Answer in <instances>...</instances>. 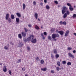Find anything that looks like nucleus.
Instances as JSON below:
<instances>
[{
    "instance_id": "1",
    "label": "nucleus",
    "mask_w": 76,
    "mask_h": 76,
    "mask_svg": "<svg viewBox=\"0 0 76 76\" xmlns=\"http://www.w3.org/2000/svg\"><path fill=\"white\" fill-rule=\"evenodd\" d=\"M59 37V35L58 34H53L52 35V38L53 39V41H57L56 39H55L56 38Z\"/></svg>"
},
{
    "instance_id": "2",
    "label": "nucleus",
    "mask_w": 76,
    "mask_h": 76,
    "mask_svg": "<svg viewBox=\"0 0 76 76\" xmlns=\"http://www.w3.org/2000/svg\"><path fill=\"white\" fill-rule=\"evenodd\" d=\"M9 14L8 13L6 15V17H5V19L6 20H8L9 23H10V22H12V20L11 18H9Z\"/></svg>"
},
{
    "instance_id": "3",
    "label": "nucleus",
    "mask_w": 76,
    "mask_h": 76,
    "mask_svg": "<svg viewBox=\"0 0 76 76\" xmlns=\"http://www.w3.org/2000/svg\"><path fill=\"white\" fill-rule=\"evenodd\" d=\"M31 39L32 38H34V36L32 34L30 35V36L27 38V41H30V40L31 41Z\"/></svg>"
},
{
    "instance_id": "4",
    "label": "nucleus",
    "mask_w": 76,
    "mask_h": 76,
    "mask_svg": "<svg viewBox=\"0 0 76 76\" xmlns=\"http://www.w3.org/2000/svg\"><path fill=\"white\" fill-rule=\"evenodd\" d=\"M37 40L36 38L34 39V37H32V38L31 39V42L32 43L35 44L37 42Z\"/></svg>"
},
{
    "instance_id": "5",
    "label": "nucleus",
    "mask_w": 76,
    "mask_h": 76,
    "mask_svg": "<svg viewBox=\"0 0 76 76\" xmlns=\"http://www.w3.org/2000/svg\"><path fill=\"white\" fill-rule=\"evenodd\" d=\"M67 8L66 7H63V9H62V13L63 14V15L64 14V13L66 12V10H67Z\"/></svg>"
},
{
    "instance_id": "6",
    "label": "nucleus",
    "mask_w": 76,
    "mask_h": 76,
    "mask_svg": "<svg viewBox=\"0 0 76 76\" xmlns=\"http://www.w3.org/2000/svg\"><path fill=\"white\" fill-rule=\"evenodd\" d=\"M68 55L69 56V57H71L72 58H75V56L71 53H68Z\"/></svg>"
},
{
    "instance_id": "7",
    "label": "nucleus",
    "mask_w": 76,
    "mask_h": 76,
    "mask_svg": "<svg viewBox=\"0 0 76 76\" xmlns=\"http://www.w3.org/2000/svg\"><path fill=\"white\" fill-rule=\"evenodd\" d=\"M60 25H66L67 24V23L65 21H60L59 23Z\"/></svg>"
},
{
    "instance_id": "8",
    "label": "nucleus",
    "mask_w": 76,
    "mask_h": 76,
    "mask_svg": "<svg viewBox=\"0 0 76 76\" xmlns=\"http://www.w3.org/2000/svg\"><path fill=\"white\" fill-rule=\"evenodd\" d=\"M23 44L22 42H19L18 43V47H20L21 48V47H23Z\"/></svg>"
},
{
    "instance_id": "9",
    "label": "nucleus",
    "mask_w": 76,
    "mask_h": 76,
    "mask_svg": "<svg viewBox=\"0 0 76 76\" xmlns=\"http://www.w3.org/2000/svg\"><path fill=\"white\" fill-rule=\"evenodd\" d=\"M21 34L23 37H25L26 36V34L24 32H21Z\"/></svg>"
},
{
    "instance_id": "10",
    "label": "nucleus",
    "mask_w": 76,
    "mask_h": 76,
    "mask_svg": "<svg viewBox=\"0 0 76 76\" xmlns=\"http://www.w3.org/2000/svg\"><path fill=\"white\" fill-rule=\"evenodd\" d=\"M3 70L4 72H7V68H6V66L5 65L3 67Z\"/></svg>"
},
{
    "instance_id": "11",
    "label": "nucleus",
    "mask_w": 76,
    "mask_h": 76,
    "mask_svg": "<svg viewBox=\"0 0 76 76\" xmlns=\"http://www.w3.org/2000/svg\"><path fill=\"white\" fill-rule=\"evenodd\" d=\"M58 33L60 34L61 35H63L64 34V32L63 31H58Z\"/></svg>"
},
{
    "instance_id": "12",
    "label": "nucleus",
    "mask_w": 76,
    "mask_h": 76,
    "mask_svg": "<svg viewBox=\"0 0 76 76\" xmlns=\"http://www.w3.org/2000/svg\"><path fill=\"white\" fill-rule=\"evenodd\" d=\"M41 35L42 37V38L43 39H45V37H44V34H43V33H42L41 34Z\"/></svg>"
},
{
    "instance_id": "13",
    "label": "nucleus",
    "mask_w": 76,
    "mask_h": 76,
    "mask_svg": "<svg viewBox=\"0 0 76 76\" xmlns=\"http://www.w3.org/2000/svg\"><path fill=\"white\" fill-rule=\"evenodd\" d=\"M55 30H56V29L54 28H52L51 29V32L53 33L54 32V31H55Z\"/></svg>"
},
{
    "instance_id": "14",
    "label": "nucleus",
    "mask_w": 76,
    "mask_h": 76,
    "mask_svg": "<svg viewBox=\"0 0 76 76\" xmlns=\"http://www.w3.org/2000/svg\"><path fill=\"white\" fill-rule=\"evenodd\" d=\"M34 17H35L36 19H38V13H35Z\"/></svg>"
},
{
    "instance_id": "15",
    "label": "nucleus",
    "mask_w": 76,
    "mask_h": 76,
    "mask_svg": "<svg viewBox=\"0 0 76 76\" xmlns=\"http://www.w3.org/2000/svg\"><path fill=\"white\" fill-rule=\"evenodd\" d=\"M19 18H16V21L17 23H16L17 24V23H19Z\"/></svg>"
},
{
    "instance_id": "16",
    "label": "nucleus",
    "mask_w": 76,
    "mask_h": 76,
    "mask_svg": "<svg viewBox=\"0 0 76 76\" xmlns=\"http://www.w3.org/2000/svg\"><path fill=\"white\" fill-rule=\"evenodd\" d=\"M41 70L42 71H44V72H45V71H46L47 70V68L45 67L44 68H41Z\"/></svg>"
},
{
    "instance_id": "17",
    "label": "nucleus",
    "mask_w": 76,
    "mask_h": 76,
    "mask_svg": "<svg viewBox=\"0 0 76 76\" xmlns=\"http://www.w3.org/2000/svg\"><path fill=\"white\" fill-rule=\"evenodd\" d=\"M16 15L17 16H18L19 18H20V17H21V14H20V13L18 12L16 13Z\"/></svg>"
},
{
    "instance_id": "18",
    "label": "nucleus",
    "mask_w": 76,
    "mask_h": 76,
    "mask_svg": "<svg viewBox=\"0 0 76 76\" xmlns=\"http://www.w3.org/2000/svg\"><path fill=\"white\" fill-rule=\"evenodd\" d=\"M67 15L66 14V13H65L64 14V15H63V18L64 19H65L67 17Z\"/></svg>"
},
{
    "instance_id": "19",
    "label": "nucleus",
    "mask_w": 76,
    "mask_h": 76,
    "mask_svg": "<svg viewBox=\"0 0 76 76\" xmlns=\"http://www.w3.org/2000/svg\"><path fill=\"white\" fill-rule=\"evenodd\" d=\"M66 12L65 13H66L67 15H70V11H69V10H66Z\"/></svg>"
},
{
    "instance_id": "20",
    "label": "nucleus",
    "mask_w": 76,
    "mask_h": 76,
    "mask_svg": "<svg viewBox=\"0 0 76 76\" xmlns=\"http://www.w3.org/2000/svg\"><path fill=\"white\" fill-rule=\"evenodd\" d=\"M57 64L58 66H60L61 64L59 61L57 62Z\"/></svg>"
},
{
    "instance_id": "21",
    "label": "nucleus",
    "mask_w": 76,
    "mask_h": 76,
    "mask_svg": "<svg viewBox=\"0 0 76 76\" xmlns=\"http://www.w3.org/2000/svg\"><path fill=\"white\" fill-rule=\"evenodd\" d=\"M35 28L37 30H38V29H39V27H38V26L37 25H36L35 26Z\"/></svg>"
},
{
    "instance_id": "22",
    "label": "nucleus",
    "mask_w": 76,
    "mask_h": 76,
    "mask_svg": "<svg viewBox=\"0 0 76 76\" xmlns=\"http://www.w3.org/2000/svg\"><path fill=\"white\" fill-rule=\"evenodd\" d=\"M11 18L12 19H15V16L13 15H11Z\"/></svg>"
},
{
    "instance_id": "23",
    "label": "nucleus",
    "mask_w": 76,
    "mask_h": 76,
    "mask_svg": "<svg viewBox=\"0 0 76 76\" xmlns=\"http://www.w3.org/2000/svg\"><path fill=\"white\" fill-rule=\"evenodd\" d=\"M44 61L43 59H42L40 61V63L42 64H44Z\"/></svg>"
},
{
    "instance_id": "24",
    "label": "nucleus",
    "mask_w": 76,
    "mask_h": 76,
    "mask_svg": "<svg viewBox=\"0 0 76 76\" xmlns=\"http://www.w3.org/2000/svg\"><path fill=\"white\" fill-rule=\"evenodd\" d=\"M59 57L60 56L58 54H56L55 55V57L56 58H58V57Z\"/></svg>"
},
{
    "instance_id": "25",
    "label": "nucleus",
    "mask_w": 76,
    "mask_h": 76,
    "mask_svg": "<svg viewBox=\"0 0 76 76\" xmlns=\"http://www.w3.org/2000/svg\"><path fill=\"white\" fill-rule=\"evenodd\" d=\"M18 37L20 38V39H22V35H21V34H19L18 35Z\"/></svg>"
},
{
    "instance_id": "26",
    "label": "nucleus",
    "mask_w": 76,
    "mask_h": 76,
    "mask_svg": "<svg viewBox=\"0 0 76 76\" xmlns=\"http://www.w3.org/2000/svg\"><path fill=\"white\" fill-rule=\"evenodd\" d=\"M72 64V63L70 62H68L67 63V66H70Z\"/></svg>"
},
{
    "instance_id": "27",
    "label": "nucleus",
    "mask_w": 76,
    "mask_h": 76,
    "mask_svg": "<svg viewBox=\"0 0 76 76\" xmlns=\"http://www.w3.org/2000/svg\"><path fill=\"white\" fill-rule=\"evenodd\" d=\"M25 7H26V5H25V4L23 3V10H25Z\"/></svg>"
},
{
    "instance_id": "28",
    "label": "nucleus",
    "mask_w": 76,
    "mask_h": 76,
    "mask_svg": "<svg viewBox=\"0 0 76 76\" xmlns=\"http://www.w3.org/2000/svg\"><path fill=\"white\" fill-rule=\"evenodd\" d=\"M53 52L55 54H57V51L56 49L53 50Z\"/></svg>"
},
{
    "instance_id": "29",
    "label": "nucleus",
    "mask_w": 76,
    "mask_h": 76,
    "mask_svg": "<svg viewBox=\"0 0 76 76\" xmlns=\"http://www.w3.org/2000/svg\"><path fill=\"white\" fill-rule=\"evenodd\" d=\"M69 9L70 11H73V10L74 9H73V7H69Z\"/></svg>"
},
{
    "instance_id": "30",
    "label": "nucleus",
    "mask_w": 76,
    "mask_h": 76,
    "mask_svg": "<svg viewBox=\"0 0 76 76\" xmlns=\"http://www.w3.org/2000/svg\"><path fill=\"white\" fill-rule=\"evenodd\" d=\"M23 41H24L26 42H27V41H28L27 39H26V38H24L23 39Z\"/></svg>"
},
{
    "instance_id": "31",
    "label": "nucleus",
    "mask_w": 76,
    "mask_h": 76,
    "mask_svg": "<svg viewBox=\"0 0 76 76\" xmlns=\"http://www.w3.org/2000/svg\"><path fill=\"white\" fill-rule=\"evenodd\" d=\"M67 6H69V7H72V5L70 4L69 3H67L66 4Z\"/></svg>"
},
{
    "instance_id": "32",
    "label": "nucleus",
    "mask_w": 76,
    "mask_h": 76,
    "mask_svg": "<svg viewBox=\"0 0 76 76\" xmlns=\"http://www.w3.org/2000/svg\"><path fill=\"white\" fill-rule=\"evenodd\" d=\"M24 29L25 30L26 32H27L28 31V29H27L26 28H24Z\"/></svg>"
},
{
    "instance_id": "33",
    "label": "nucleus",
    "mask_w": 76,
    "mask_h": 76,
    "mask_svg": "<svg viewBox=\"0 0 76 76\" xmlns=\"http://www.w3.org/2000/svg\"><path fill=\"white\" fill-rule=\"evenodd\" d=\"M4 49L5 50H8L9 49V48L7 47V46H5L4 47Z\"/></svg>"
},
{
    "instance_id": "34",
    "label": "nucleus",
    "mask_w": 76,
    "mask_h": 76,
    "mask_svg": "<svg viewBox=\"0 0 76 76\" xmlns=\"http://www.w3.org/2000/svg\"><path fill=\"white\" fill-rule=\"evenodd\" d=\"M46 8L47 9H50V6L48 5H47L46 7Z\"/></svg>"
},
{
    "instance_id": "35",
    "label": "nucleus",
    "mask_w": 76,
    "mask_h": 76,
    "mask_svg": "<svg viewBox=\"0 0 76 76\" xmlns=\"http://www.w3.org/2000/svg\"><path fill=\"white\" fill-rule=\"evenodd\" d=\"M56 69L57 71H59V70H60V68H59V67H56Z\"/></svg>"
},
{
    "instance_id": "36",
    "label": "nucleus",
    "mask_w": 76,
    "mask_h": 76,
    "mask_svg": "<svg viewBox=\"0 0 76 76\" xmlns=\"http://www.w3.org/2000/svg\"><path fill=\"white\" fill-rule=\"evenodd\" d=\"M33 4L34 6H36V4H37L36 2L35 1H34L33 2Z\"/></svg>"
},
{
    "instance_id": "37",
    "label": "nucleus",
    "mask_w": 76,
    "mask_h": 76,
    "mask_svg": "<svg viewBox=\"0 0 76 76\" xmlns=\"http://www.w3.org/2000/svg\"><path fill=\"white\" fill-rule=\"evenodd\" d=\"M72 18H76V14H74Z\"/></svg>"
},
{
    "instance_id": "38",
    "label": "nucleus",
    "mask_w": 76,
    "mask_h": 76,
    "mask_svg": "<svg viewBox=\"0 0 76 76\" xmlns=\"http://www.w3.org/2000/svg\"><path fill=\"white\" fill-rule=\"evenodd\" d=\"M9 74H10V75H12V71H11V70H9Z\"/></svg>"
},
{
    "instance_id": "39",
    "label": "nucleus",
    "mask_w": 76,
    "mask_h": 76,
    "mask_svg": "<svg viewBox=\"0 0 76 76\" xmlns=\"http://www.w3.org/2000/svg\"><path fill=\"white\" fill-rule=\"evenodd\" d=\"M67 50H72V48L68 47L67 48Z\"/></svg>"
},
{
    "instance_id": "40",
    "label": "nucleus",
    "mask_w": 76,
    "mask_h": 76,
    "mask_svg": "<svg viewBox=\"0 0 76 76\" xmlns=\"http://www.w3.org/2000/svg\"><path fill=\"white\" fill-rule=\"evenodd\" d=\"M63 64H66V61H63V62H62Z\"/></svg>"
},
{
    "instance_id": "41",
    "label": "nucleus",
    "mask_w": 76,
    "mask_h": 76,
    "mask_svg": "<svg viewBox=\"0 0 76 76\" xmlns=\"http://www.w3.org/2000/svg\"><path fill=\"white\" fill-rule=\"evenodd\" d=\"M48 39H50V40H51V39H52L51 38V36H48Z\"/></svg>"
},
{
    "instance_id": "42",
    "label": "nucleus",
    "mask_w": 76,
    "mask_h": 76,
    "mask_svg": "<svg viewBox=\"0 0 76 76\" xmlns=\"http://www.w3.org/2000/svg\"><path fill=\"white\" fill-rule=\"evenodd\" d=\"M55 3H56V4H58V1H54Z\"/></svg>"
},
{
    "instance_id": "43",
    "label": "nucleus",
    "mask_w": 76,
    "mask_h": 76,
    "mask_svg": "<svg viewBox=\"0 0 76 76\" xmlns=\"http://www.w3.org/2000/svg\"><path fill=\"white\" fill-rule=\"evenodd\" d=\"M28 27H30V28H31V27H32V25L31 24H29L28 25Z\"/></svg>"
},
{
    "instance_id": "44",
    "label": "nucleus",
    "mask_w": 76,
    "mask_h": 76,
    "mask_svg": "<svg viewBox=\"0 0 76 76\" xmlns=\"http://www.w3.org/2000/svg\"><path fill=\"white\" fill-rule=\"evenodd\" d=\"M65 33L69 34V30H67Z\"/></svg>"
},
{
    "instance_id": "45",
    "label": "nucleus",
    "mask_w": 76,
    "mask_h": 76,
    "mask_svg": "<svg viewBox=\"0 0 76 76\" xmlns=\"http://www.w3.org/2000/svg\"><path fill=\"white\" fill-rule=\"evenodd\" d=\"M51 73H54V70H52L51 71Z\"/></svg>"
},
{
    "instance_id": "46",
    "label": "nucleus",
    "mask_w": 76,
    "mask_h": 76,
    "mask_svg": "<svg viewBox=\"0 0 76 76\" xmlns=\"http://www.w3.org/2000/svg\"><path fill=\"white\" fill-rule=\"evenodd\" d=\"M27 48L28 50V51H29V50H30V48L29 47H27Z\"/></svg>"
},
{
    "instance_id": "47",
    "label": "nucleus",
    "mask_w": 76,
    "mask_h": 76,
    "mask_svg": "<svg viewBox=\"0 0 76 76\" xmlns=\"http://www.w3.org/2000/svg\"><path fill=\"white\" fill-rule=\"evenodd\" d=\"M43 34L44 35H47V32H44Z\"/></svg>"
},
{
    "instance_id": "48",
    "label": "nucleus",
    "mask_w": 76,
    "mask_h": 76,
    "mask_svg": "<svg viewBox=\"0 0 76 76\" xmlns=\"http://www.w3.org/2000/svg\"><path fill=\"white\" fill-rule=\"evenodd\" d=\"M68 36V34L67 33H66L65 34V35H64L65 37H67Z\"/></svg>"
},
{
    "instance_id": "49",
    "label": "nucleus",
    "mask_w": 76,
    "mask_h": 76,
    "mask_svg": "<svg viewBox=\"0 0 76 76\" xmlns=\"http://www.w3.org/2000/svg\"><path fill=\"white\" fill-rule=\"evenodd\" d=\"M36 60H37V61H38V60H39V57H37L36 58Z\"/></svg>"
},
{
    "instance_id": "50",
    "label": "nucleus",
    "mask_w": 76,
    "mask_h": 76,
    "mask_svg": "<svg viewBox=\"0 0 76 76\" xmlns=\"http://www.w3.org/2000/svg\"><path fill=\"white\" fill-rule=\"evenodd\" d=\"M51 57H52V58H54V56H53V54H52L51 55Z\"/></svg>"
},
{
    "instance_id": "51",
    "label": "nucleus",
    "mask_w": 76,
    "mask_h": 76,
    "mask_svg": "<svg viewBox=\"0 0 76 76\" xmlns=\"http://www.w3.org/2000/svg\"><path fill=\"white\" fill-rule=\"evenodd\" d=\"M40 5L42 6H43V3H42V2L40 3Z\"/></svg>"
},
{
    "instance_id": "52",
    "label": "nucleus",
    "mask_w": 76,
    "mask_h": 76,
    "mask_svg": "<svg viewBox=\"0 0 76 76\" xmlns=\"http://www.w3.org/2000/svg\"><path fill=\"white\" fill-rule=\"evenodd\" d=\"M44 2L45 3H47V0H44Z\"/></svg>"
},
{
    "instance_id": "53",
    "label": "nucleus",
    "mask_w": 76,
    "mask_h": 76,
    "mask_svg": "<svg viewBox=\"0 0 76 76\" xmlns=\"http://www.w3.org/2000/svg\"><path fill=\"white\" fill-rule=\"evenodd\" d=\"M73 53H76V50H74L73 51Z\"/></svg>"
},
{
    "instance_id": "54",
    "label": "nucleus",
    "mask_w": 76,
    "mask_h": 76,
    "mask_svg": "<svg viewBox=\"0 0 76 76\" xmlns=\"http://www.w3.org/2000/svg\"><path fill=\"white\" fill-rule=\"evenodd\" d=\"M10 44H11V45H14V44H13V43H12V42H10Z\"/></svg>"
},
{
    "instance_id": "55",
    "label": "nucleus",
    "mask_w": 76,
    "mask_h": 76,
    "mask_svg": "<svg viewBox=\"0 0 76 76\" xmlns=\"http://www.w3.org/2000/svg\"><path fill=\"white\" fill-rule=\"evenodd\" d=\"M18 61H19V62H21V59H19L18 60Z\"/></svg>"
},
{
    "instance_id": "56",
    "label": "nucleus",
    "mask_w": 76,
    "mask_h": 76,
    "mask_svg": "<svg viewBox=\"0 0 76 76\" xmlns=\"http://www.w3.org/2000/svg\"><path fill=\"white\" fill-rule=\"evenodd\" d=\"M2 65H3V64L2 63H0V65L1 66H2Z\"/></svg>"
},
{
    "instance_id": "57",
    "label": "nucleus",
    "mask_w": 76,
    "mask_h": 76,
    "mask_svg": "<svg viewBox=\"0 0 76 76\" xmlns=\"http://www.w3.org/2000/svg\"><path fill=\"white\" fill-rule=\"evenodd\" d=\"M38 20L39 21H40L41 20L39 18H38Z\"/></svg>"
},
{
    "instance_id": "58",
    "label": "nucleus",
    "mask_w": 76,
    "mask_h": 76,
    "mask_svg": "<svg viewBox=\"0 0 76 76\" xmlns=\"http://www.w3.org/2000/svg\"><path fill=\"white\" fill-rule=\"evenodd\" d=\"M74 35H75V36H76V33H74Z\"/></svg>"
},
{
    "instance_id": "59",
    "label": "nucleus",
    "mask_w": 76,
    "mask_h": 76,
    "mask_svg": "<svg viewBox=\"0 0 76 76\" xmlns=\"http://www.w3.org/2000/svg\"><path fill=\"white\" fill-rule=\"evenodd\" d=\"M25 76H28V75L27 74H26V75H25Z\"/></svg>"
},
{
    "instance_id": "60",
    "label": "nucleus",
    "mask_w": 76,
    "mask_h": 76,
    "mask_svg": "<svg viewBox=\"0 0 76 76\" xmlns=\"http://www.w3.org/2000/svg\"><path fill=\"white\" fill-rule=\"evenodd\" d=\"M23 69H24V68H22V70H23Z\"/></svg>"
},
{
    "instance_id": "61",
    "label": "nucleus",
    "mask_w": 76,
    "mask_h": 76,
    "mask_svg": "<svg viewBox=\"0 0 76 76\" xmlns=\"http://www.w3.org/2000/svg\"><path fill=\"white\" fill-rule=\"evenodd\" d=\"M7 45H8V47H9V44H8Z\"/></svg>"
},
{
    "instance_id": "62",
    "label": "nucleus",
    "mask_w": 76,
    "mask_h": 76,
    "mask_svg": "<svg viewBox=\"0 0 76 76\" xmlns=\"http://www.w3.org/2000/svg\"><path fill=\"white\" fill-rule=\"evenodd\" d=\"M43 28V27L42 26H41V28Z\"/></svg>"
},
{
    "instance_id": "63",
    "label": "nucleus",
    "mask_w": 76,
    "mask_h": 76,
    "mask_svg": "<svg viewBox=\"0 0 76 76\" xmlns=\"http://www.w3.org/2000/svg\"><path fill=\"white\" fill-rule=\"evenodd\" d=\"M58 30H56V32H58Z\"/></svg>"
},
{
    "instance_id": "64",
    "label": "nucleus",
    "mask_w": 76,
    "mask_h": 76,
    "mask_svg": "<svg viewBox=\"0 0 76 76\" xmlns=\"http://www.w3.org/2000/svg\"><path fill=\"white\" fill-rule=\"evenodd\" d=\"M25 69H24V71H25Z\"/></svg>"
}]
</instances>
